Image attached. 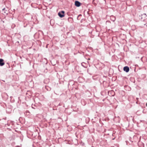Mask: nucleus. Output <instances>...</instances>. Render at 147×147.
<instances>
[{
	"instance_id": "obj_1",
	"label": "nucleus",
	"mask_w": 147,
	"mask_h": 147,
	"mask_svg": "<svg viewBox=\"0 0 147 147\" xmlns=\"http://www.w3.org/2000/svg\"><path fill=\"white\" fill-rule=\"evenodd\" d=\"M64 11H62L58 13V15L60 17L63 18L64 16Z\"/></svg>"
},
{
	"instance_id": "obj_2",
	"label": "nucleus",
	"mask_w": 147,
	"mask_h": 147,
	"mask_svg": "<svg viewBox=\"0 0 147 147\" xmlns=\"http://www.w3.org/2000/svg\"><path fill=\"white\" fill-rule=\"evenodd\" d=\"M123 70L126 72H128L129 71V67H128L125 66L124 67Z\"/></svg>"
},
{
	"instance_id": "obj_3",
	"label": "nucleus",
	"mask_w": 147,
	"mask_h": 147,
	"mask_svg": "<svg viewBox=\"0 0 147 147\" xmlns=\"http://www.w3.org/2000/svg\"><path fill=\"white\" fill-rule=\"evenodd\" d=\"M4 60L3 59H0V66H2L4 64Z\"/></svg>"
},
{
	"instance_id": "obj_4",
	"label": "nucleus",
	"mask_w": 147,
	"mask_h": 147,
	"mask_svg": "<svg viewBox=\"0 0 147 147\" xmlns=\"http://www.w3.org/2000/svg\"><path fill=\"white\" fill-rule=\"evenodd\" d=\"M75 4L77 7H79L80 5V3L78 1H75Z\"/></svg>"
},
{
	"instance_id": "obj_5",
	"label": "nucleus",
	"mask_w": 147,
	"mask_h": 147,
	"mask_svg": "<svg viewBox=\"0 0 147 147\" xmlns=\"http://www.w3.org/2000/svg\"><path fill=\"white\" fill-rule=\"evenodd\" d=\"M5 10V8H4L3 9L2 12L4 13L7 14V13H6V12L4 11Z\"/></svg>"
},
{
	"instance_id": "obj_6",
	"label": "nucleus",
	"mask_w": 147,
	"mask_h": 147,
	"mask_svg": "<svg viewBox=\"0 0 147 147\" xmlns=\"http://www.w3.org/2000/svg\"><path fill=\"white\" fill-rule=\"evenodd\" d=\"M143 15H146V13H143V14H142V16Z\"/></svg>"
},
{
	"instance_id": "obj_7",
	"label": "nucleus",
	"mask_w": 147,
	"mask_h": 147,
	"mask_svg": "<svg viewBox=\"0 0 147 147\" xmlns=\"http://www.w3.org/2000/svg\"><path fill=\"white\" fill-rule=\"evenodd\" d=\"M146 106H147V103H146Z\"/></svg>"
},
{
	"instance_id": "obj_8",
	"label": "nucleus",
	"mask_w": 147,
	"mask_h": 147,
	"mask_svg": "<svg viewBox=\"0 0 147 147\" xmlns=\"http://www.w3.org/2000/svg\"><path fill=\"white\" fill-rule=\"evenodd\" d=\"M111 92H113V91H111Z\"/></svg>"
}]
</instances>
